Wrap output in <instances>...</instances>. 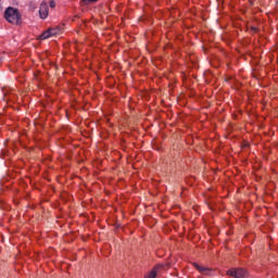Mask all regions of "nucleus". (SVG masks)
<instances>
[{
    "label": "nucleus",
    "instance_id": "obj_1",
    "mask_svg": "<svg viewBox=\"0 0 278 278\" xmlns=\"http://www.w3.org/2000/svg\"><path fill=\"white\" fill-rule=\"evenodd\" d=\"M4 18L8 23H12V25H21L23 23L21 12L18 9H14V7L5 9Z\"/></svg>",
    "mask_w": 278,
    "mask_h": 278
},
{
    "label": "nucleus",
    "instance_id": "obj_2",
    "mask_svg": "<svg viewBox=\"0 0 278 278\" xmlns=\"http://www.w3.org/2000/svg\"><path fill=\"white\" fill-rule=\"evenodd\" d=\"M62 30L60 29V27H54V28H49L47 30H45L40 36V40H47V38H51L53 36H59V34Z\"/></svg>",
    "mask_w": 278,
    "mask_h": 278
},
{
    "label": "nucleus",
    "instance_id": "obj_3",
    "mask_svg": "<svg viewBox=\"0 0 278 278\" xmlns=\"http://www.w3.org/2000/svg\"><path fill=\"white\" fill-rule=\"evenodd\" d=\"M227 275L235 278H244L247 277V270L244 268H232L227 270Z\"/></svg>",
    "mask_w": 278,
    "mask_h": 278
},
{
    "label": "nucleus",
    "instance_id": "obj_4",
    "mask_svg": "<svg viewBox=\"0 0 278 278\" xmlns=\"http://www.w3.org/2000/svg\"><path fill=\"white\" fill-rule=\"evenodd\" d=\"M166 270V268H168V264H157L153 267V269L149 273L148 276H146V278H156L157 277V270Z\"/></svg>",
    "mask_w": 278,
    "mask_h": 278
},
{
    "label": "nucleus",
    "instance_id": "obj_5",
    "mask_svg": "<svg viewBox=\"0 0 278 278\" xmlns=\"http://www.w3.org/2000/svg\"><path fill=\"white\" fill-rule=\"evenodd\" d=\"M40 18H47L49 16V5L47 3H41L39 9Z\"/></svg>",
    "mask_w": 278,
    "mask_h": 278
},
{
    "label": "nucleus",
    "instance_id": "obj_6",
    "mask_svg": "<svg viewBox=\"0 0 278 278\" xmlns=\"http://www.w3.org/2000/svg\"><path fill=\"white\" fill-rule=\"evenodd\" d=\"M194 268H197V270H199V273H203V275H211L212 273V268L210 267H203L201 265H199L198 263H193Z\"/></svg>",
    "mask_w": 278,
    "mask_h": 278
},
{
    "label": "nucleus",
    "instance_id": "obj_7",
    "mask_svg": "<svg viewBox=\"0 0 278 278\" xmlns=\"http://www.w3.org/2000/svg\"><path fill=\"white\" fill-rule=\"evenodd\" d=\"M83 5H90V3H97L99 0H80Z\"/></svg>",
    "mask_w": 278,
    "mask_h": 278
},
{
    "label": "nucleus",
    "instance_id": "obj_8",
    "mask_svg": "<svg viewBox=\"0 0 278 278\" xmlns=\"http://www.w3.org/2000/svg\"><path fill=\"white\" fill-rule=\"evenodd\" d=\"M251 31H253L254 34H257L258 29H257V27L252 26V27H251Z\"/></svg>",
    "mask_w": 278,
    "mask_h": 278
},
{
    "label": "nucleus",
    "instance_id": "obj_9",
    "mask_svg": "<svg viewBox=\"0 0 278 278\" xmlns=\"http://www.w3.org/2000/svg\"><path fill=\"white\" fill-rule=\"evenodd\" d=\"M49 7H50V8H55V2H54V0H51V1H50Z\"/></svg>",
    "mask_w": 278,
    "mask_h": 278
},
{
    "label": "nucleus",
    "instance_id": "obj_10",
    "mask_svg": "<svg viewBox=\"0 0 278 278\" xmlns=\"http://www.w3.org/2000/svg\"><path fill=\"white\" fill-rule=\"evenodd\" d=\"M115 229H121V224L116 223L115 224Z\"/></svg>",
    "mask_w": 278,
    "mask_h": 278
},
{
    "label": "nucleus",
    "instance_id": "obj_11",
    "mask_svg": "<svg viewBox=\"0 0 278 278\" xmlns=\"http://www.w3.org/2000/svg\"><path fill=\"white\" fill-rule=\"evenodd\" d=\"M250 5H253V1H250Z\"/></svg>",
    "mask_w": 278,
    "mask_h": 278
}]
</instances>
